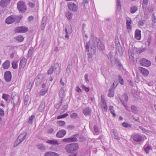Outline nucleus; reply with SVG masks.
Returning a JSON list of instances; mask_svg holds the SVG:
<instances>
[{"label":"nucleus","mask_w":156,"mask_h":156,"mask_svg":"<svg viewBox=\"0 0 156 156\" xmlns=\"http://www.w3.org/2000/svg\"><path fill=\"white\" fill-rule=\"evenodd\" d=\"M60 67L58 63L55 64L54 66L51 67L49 69L48 71V74H51L53 72L56 75L58 74L60 72Z\"/></svg>","instance_id":"nucleus-5"},{"label":"nucleus","mask_w":156,"mask_h":156,"mask_svg":"<svg viewBox=\"0 0 156 156\" xmlns=\"http://www.w3.org/2000/svg\"><path fill=\"white\" fill-rule=\"evenodd\" d=\"M122 125L123 127L125 128L131 127V126L129 125L126 122H123L122 123Z\"/></svg>","instance_id":"nucleus-57"},{"label":"nucleus","mask_w":156,"mask_h":156,"mask_svg":"<svg viewBox=\"0 0 156 156\" xmlns=\"http://www.w3.org/2000/svg\"><path fill=\"white\" fill-rule=\"evenodd\" d=\"M27 132H25L21 134L18 137L16 140L15 141L14 147H15L18 146L19 144H21L25 139Z\"/></svg>","instance_id":"nucleus-4"},{"label":"nucleus","mask_w":156,"mask_h":156,"mask_svg":"<svg viewBox=\"0 0 156 156\" xmlns=\"http://www.w3.org/2000/svg\"><path fill=\"white\" fill-rule=\"evenodd\" d=\"M63 91L64 90L62 89V90L60 91L59 93V96L61 98H63Z\"/></svg>","instance_id":"nucleus-62"},{"label":"nucleus","mask_w":156,"mask_h":156,"mask_svg":"<svg viewBox=\"0 0 156 156\" xmlns=\"http://www.w3.org/2000/svg\"><path fill=\"white\" fill-rule=\"evenodd\" d=\"M152 18L153 22L154 23H156V17L154 13H153L152 16Z\"/></svg>","instance_id":"nucleus-56"},{"label":"nucleus","mask_w":156,"mask_h":156,"mask_svg":"<svg viewBox=\"0 0 156 156\" xmlns=\"http://www.w3.org/2000/svg\"><path fill=\"white\" fill-rule=\"evenodd\" d=\"M28 5L31 8H34L35 6L34 3L30 2H29Z\"/></svg>","instance_id":"nucleus-54"},{"label":"nucleus","mask_w":156,"mask_h":156,"mask_svg":"<svg viewBox=\"0 0 156 156\" xmlns=\"http://www.w3.org/2000/svg\"><path fill=\"white\" fill-rule=\"evenodd\" d=\"M75 128V126L73 125H69L67 126V129H72Z\"/></svg>","instance_id":"nucleus-59"},{"label":"nucleus","mask_w":156,"mask_h":156,"mask_svg":"<svg viewBox=\"0 0 156 156\" xmlns=\"http://www.w3.org/2000/svg\"><path fill=\"white\" fill-rule=\"evenodd\" d=\"M95 41L97 43V47L100 51H103L105 49L104 44L102 43L100 39L97 38H95Z\"/></svg>","instance_id":"nucleus-8"},{"label":"nucleus","mask_w":156,"mask_h":156,"mask_svg":"<svg viewBox=\"0 0 156 156\" xmlns=\"http://www.w3.org/2000/svg\"><path fill=\"white\" fill-rule=\"evenodd\" d=\"M10 63L9 60H6L2 64V67L4 69H8L10 66Z\"/></svg>","instance_id":"nucleus-21"},{"label":"nucleus","mask_w":156,"mask_h":156,"mask_svg":"<svg viewBox=\"0 0 156 156\" xmlns=\"http://www.w3.org/2000/svg\"><path fill=\"white\" fill-rule=\"evenodd\" d=\"M18 61H14L12 62V67L14 69H16L18 67Z\"/></svg>","instance_id":"nucleus-32"},{"label":"nucleus","mask_w":156,"mask_h":156,"mask_svg":"<svg viewBox=\"0 0 156 156\" xmlns=\"http://www.w3.org/2000/svg\"><path fill=\"white\" fill-rule=\"evenodd\" d=\"M113 137L115 140H120V138L117 135H116L115 132L114 130L113 131Z\"/></svg>","instance_id":"nucleus-42"},{"label":"nucleus","mask_w":156,"mask_h":156,"mask_svg":"<svg viewBox=\"0 0 156 156\" xmlns=\"http://www.w3.org/2000/svg\"><path fill=\"white\" fill-rule=\"evenodd\" d=\"M9 97V96L8 95L4 94H3L2 96V99L5 100L6 101H8Z\"/></svg>","instance_id":"nucleus-43"},{"label":"nucleus","mask_w":156,"mask_h":156,"mask_svg":"<svg viewBox=\"0 0 156 156\" xmlns=\"http://www.w3.org/2000/svg\"><path fill=\"white\" fill-rule=\"evenodd\" d=\"M44 155V156H58V155L57 153L50 151L45 153Z\"/></svg>","instance_id":"nucleus-27"},{"label":"nucleus","mask_w":156,"mask_h":156,"mask_svg":"<svg viewBox=\"0 0 156 156\" xmlns=\"http://www.w3.org/2000/svg\"><path fill=\"white\" fill-rule=\"evenodd\" d=\"M78 115L76 113H73L70 115V117L72 119H76Z\"/></svg>","instance_id":"nucleus-50"},{"label":"nucleus","mask_w":156,"mask_h":156,"mask_svg":"<svg viewBox=\"0 0 156 156\" xmlns=\"http://www.w3.org/2000/svg\"><path fill=\"white\" fill-rule=\"evenodd\" d=\"M117 6L118 9H121V6L120 4V0H117Z\"/></svg>","instance_id":"nucleus-52"},{"label":"nucleus","mask_w":156,"mask_h":156,"mask_svg":"<svg viewBox=\"0 0 156 156\" xmlns=\"http://www.w3.org/2000/svg\"><path fill=\"white\" fill-rule=\"evenodd\" d=\"M143 139V136L139 134H135L133 136V140L135 142H141L142 141Z\"/></svg>","instance_id":"nucleus-10"},{"label":"nucleus","mask_w":156,"mask_h":156,"mask_svg":"<svg viewBox=\"0 0 156 156\" xmlns=\"http://www.w3.org/2000/svg\"><path fill=\"white\" fill-rule=\"evenodd\" d=\"M66 31L68 33L71 34L72 32V27L71 25H69L67 26V27L65 29V32H66Z\"/></svg>","instance_id":"nucleus-35"},{"label":"nucleus","mask_w":156,"mask_h":156,"mask_svg":"<svg viewBox=\"0 0 156 156\" xmlns=\"http://www.w3.org/2000/svg\"><path fill=\"white\" fill-rule=\"evenodd\" d=\"M68 105H64L63 107L61 109L62 110V112H64L65 110H67L68 108Z\"/></svg>","instance_id":"nucleus-60"},{"label":"nucleus","mask_w":156,"mask_h":156,"mask_svg":"<svg viewBox=\"0 0 156 156\" xmlns=\"http://www.w3.org/2000/svg\"><path fill=\"white\" fill-rule=\"evenodd\" d=\"M66 16L67 18L70 20L72 19L73 14L69 12H67L66 14Z\"/></svg>","instance_id":"nucleus-37"},{"label":"nucleus","mask_w":156,"mask_h":156,"mask_svg":"<svg viewBox=\"0 0 156 156\" xmlns=\"http://www.w3.org/2000/svg\"><path fill=\"white\" fill-rule=\"evenodd\" d=\"M13 16L11 15L8 17L5 20V22L7 24H11L14 22Z\"/></svg>","instance_id":"nucleus-20"},{"label":"nucleus","mask_w":156,"mask_h":156,"mask_svg":"<svg viewBox=\"0 0 156 156\" xmlns=\"http://www.w3.org/2000/svg\"><path fill=\"white\" fill-rule=\"evenodd\" d=\"M62 141L66 142H76L77 141V139L76 137L73 136L72 137L63 139Z\"/></svg>","instance_id":"nucleus-14"},{"label":"nucleus","mask_w":156,"mask_h":156,"mask_svg":"<svg viewBox=\"0 0 156 156\" xmlns=\"http://www.w3.org/2000/svg\"><path fill=\"white\" fill-rule=\"evenodd\" d=\"M62 100L59 103L57 104L55 106V108L57 109H59L62 105Z\"/></svg>","instance_id":"nucleus-47"},{"label":"nucleus","mask_w":156,"mask_h":156,"mask_svg":"<svg viewBox=\"0 0 156 156\" xmlns=\"http://www.w3.org/2000/svg\"><path fill=\"white\" fill-rule=\"evenodd\" d=\"M68 115V114L67 113L65 114L62 115L58 116L57 117L58 119H61L64 118Z\"/></svg>","instance_id":"nucleus-53"},{"label":"nucleus","mask_w":156,"mask_h":156,"mask_svg":"<svg viewBox=\"0 0 156 156\" xmlns=\"http://www.w3.org/2000/svg\"><path fill=\"white\" fill-rule=\"evenodd\" d=\"M119 83L121 85H123L124 84V80L122 77L120 76H119Z\"/></svg>","instance_id":"nucleus-45"},{"label":"nucleus","mask_w":156,"mask_h":156,"mask_svg":"<svg viewBox=\"0 0 156 156\" xmlns=\"http://www.w3.org/2000/svg\"><path fill=\"white\" fill-rule=\"evenodd\" d=\"M109 110L111 113L113 115L114 117L116 116V114L115 112V111L113 109V107L112 106H110L109 107Z\"/></svg>","instance_id":"nucleus-41"},{"label":"nucleus","mask_w":156,"mask_h":156,"mask_svg":"<svg viewBox=\"0 0 156 156\" xmlns=\"http://www.w3.org/2000/svg\"><path fill=\"white\" fill-rule=\"evenodd\" d=\"M85 80L86 82H89V80L88 78V75L86 74L84 76Z\"/></svg>","instance_id":"nucleus-64"},{"label":"nucleus","mask_w":156,"mask_h":156,"mask_svg":"<svg viewBox=\"0 0 156 156\" xmlns=\"http://www.w3.org/2000/svg\"><path fill=\"white\" fill-rule=\"evenodd\" d=\"M66 133V131L64 130L59 131L56 134V136L58 138H62L64 137Z\"/></svg>","instance_id":"nucleus-16"},{"label":"nucleus","mask_w":156,"mask_h":156,"mask_svg":"<svg viewBox=\"0 0 156 156\" xmlns=\"http://www.w3.org/2000/svg\"><path fill=\"white\" fill-rule=\"evenodd\" d=\"M82 88L85 90L86 92H88L90 90V89L89 87H86L85 86L83 85H82Z\"/></svg>","instance_id":"nucleus-61"},{"label":"nucleus","mask_w":156,"mask_h":156,"mask_svg":"<svg viewBox=\"0 0 156 156\" xmlns=\"http://www.w3.org/2000/svg\"><path fill=\"white\" fill-rule=\"evenodd\" d=\"M145 151L147 153H148L149 150L151 149V147L148 145L146 144L144 147Z\"/></svg>","instance_id":"nucleus-34"},{"label":"nucleus","mask_w":156,"mask_h":156,"mask_svg":"<svg viewBox=\"0 0 156 156\" xmlns=\"http://www.w3.org/2000/svg\"><path fill=\"white\" fill-rule=\"evenodd\" d=\"M140 62L141 65L146 67H148L151 64V62L149 60L144 58L141 59Z\"/></svg>","instance_id":"nucleus-7"},{"label":"nucleus","mask_w":156,"mask_h":156,"mask_svg":"<svg viewBox=\"0 0 156 156\" xmlns=\"http://www.w3.org/2000/svg\"><path fill=\"white\" fill-rule=\"evenodd\" d=\"M37 148L40 150H43L45 149V147L42 144H39L37 145Z\"/></svg>","instance_id":"nucleus-39"},{"label":"nucleus","mask_w":156,"mask_h":156,"mask_svg":"<svg viewBox=\"0 0 156 156\" xmlns=\"http://www.w3.org/2000/svg\"><path fill=\"white\" fill-rule=\"evenodd\" d=\"M28 30V28L26 27L21 26L16 27L14 30L16 33H25Z\"/></svg>","instance_id":"nucleus-6"},{"label":"nucleus","mask_w":156,"mask_h":156,"mask_svg":"<svg viewBox=\"0 0 156 156\" xmlns=\"http://www.w3.org/2000/svg\"><path fill=\"white\" fill-rule=\"evenodd\" d=\"M11 0H1L0 6L3 8L6 7L10 3Z\"/></svg>","instance_id":"nucleus-12"},{"label":"nucleus","mask_w":156,"mask_h":156,"mask_svg":"<svg viewBox=\"0 0 156 156\" xmlns=\"http://www.w3.org/2000/svg\"><path fill=\"white\" fill-rule=\"evenodd\" d=\"M137 10V8L136 6H133L131 7L130 12L131 13H134Z\"/></svg>","instance_id":"nucleus-38"},{"label":"nucleus","mask_w":156,"mask_h":156,"mask_svg":"<svg viewBox=\"0 0 156 156\" xmlns=\"http://www.w3.org/2000/svg\"><path fill=\"white\" fill-rule=\"evenodd\" d=\"M69 9L71 10L73 12H76L77 9V7L76 4L70 2L68 5Z\"/></svg>","instance_id":"nucleus-11"},{"label":"nucleus","mask_w":156,"mask_h":156,"mask_svg":"<svg viewBox=\"0 0 156 156\" xmlns=\"http://www.w3.org/2000/svg\"><path fill=\"white\" fill-rule=\"evenodd\" d=\"M126 26L127 29H130L131 28V20L130 18H128L126 19Z\"/></svg>","instance_id":"nucleus-28"},{"label":"nucleus","mask_w":156,"mask_h":156,"mask_svg":"<svg viewBox=\"0 0 156 156\" xmlns=\"http://www.w3.org/2000/svg\"><path fill=\"white\" fill-rule=\"evenodd\" d=\"M17 9L20 12L23 13L27 10L26 3L22 1H19L17 3Z\"/></svg>","instance_id":"nucleus-3"},{"label":"nucleus","mask_w":156,"mask_h":156,"mask_svg":"<svg viewBox=\"0 0 156 156\" xmlns=\"http://www.w3.org/2000/svg\"><path fill=\"white\" fill-rule=\"evenodd\" d=\"M132 112L134 114H137L138 110L137 107L134 105H133L131 107Z\"/></svg>","instance_id":"nucleus-31"},{"label":"nucleus","mask_w":156,"mask_h":156,"mask_svg":"<svg viewBox=\"0 0 156 156\" xmlns=\"http://www.w3.org/2000/svg\"><path fill=\"white\" fill-rule=\"evenodd\" d=\"M12 16L14 19V21H15L16 23L19 22L23 17L21 15H12Z\"/></svg>","instance_id":"nucleus-22"},{"label":"nucleus","mask_w":156,"mask_h":156,"mask_svg":"<svg viewBox=\"0 0 156 156\" xmlns=\"http://www.w3.org/2000/svg\"><path fill=\"white\" fill-rule=\"evenodd\" d=\"M101 106L103 108V111H106L107 109V107L106 105V102L105 101V99L102 98V95L101 96Z\"/></svg>","instance_id":"nucleus-13"},{"label":"nucleus","mask_w":156,"mask_h":156,"mask_svg":"<svg viewBox=\"0 0 156 156\" xmlns=\"http://www.w3.org/2000/svg\"><path fill=\"white\" fill-rule=\"evenodd\" d=\"M83 112L86 116L90 115L91 114V110L89 107H87L83 109Z\"/></svg>","instance_id":"nucleus-18"},{"label":"nucleus","mask_w":156,"mask_h":156,"mask_svg":"<svg viewBox=\"0 0 156 156\" xmlns=\"http://www.w3.org/2000/svg\"><path fill=\"white\" fill-rule=\"evenodd\" d=\"M54 131V129L51 128L48 129L47 131V133H51Z\"/></svg>","instance_id":"nucleus-63"},{"label":"nucleus","mask_w":156,"mask_h":156,"mask_svg":"<svg viewBox=\"0 0 156 156\" xmlns=\"http://www.w3.org/2000/svg\"><path fill=\"white\" fill-rule=\"evenodd\" d=\"M120 101L121 102L126 101L127 102L128 100V97L126 93H124L123 95L119 98Z\"/></svg>","instance_id":"nucleus-25"},{"label":"nucleus","mask_w":156,"mask_h":156,"mask_svg":"<svg viewBox=\"0 0 156 156\" xmlns=\"http://www.w3.org/2000/svg\"><path fill=\"white\" fill-rule=\"evenodd\" d=\"M58 124L61 126H64L66 124V122L62 121H59L58 122Z\"/></svg>","instance_id":"nucleus-55"},{"label":"nucleus","mask_w":156,"mask_h":156,"mask_svg":"<svg viewBox=\"0 0 156 156\" xmlns=\"http://www.w3.org/2000/svg\"><path fill=\"white\" fill-rule=\"evenodd\" d=\"M145 20H140L138 22V24L140 27H144V25Z\"/></svg>","instance_id":"nucleus-44"},{"label":"nucleus","mask_w":156,"mask_h":156,"mask_svg":"<svg viewBox=\"0 0 156 156\" xmlns=\"http://www.w3.org/2000/svg\"><path fill=\"white\" fill-rule=\"evenodd\" d=\"M44 76L42 74H40L38 76L36 79V84L37 86H39L41 83L44 82Z\"/></svg>","instance_id":"nucleus-9"},{"label":"nucleus","mask_w":156,"mask_h":156,"mask_svg":"<svg viewBox=\"0 0 156 156\" xmlns=\"http://www.w3.org/2000/svg\"><path fill=\"white\" fill-rule=\"evenodd\" d=\"M135 36L136 38L138 40H140L141 38V31L137 30L135 32Z\"/></svg>","instance_id":"nucleus-26"},{"label":"nucleus","mask_w":156,"mask_h":156,"mask_svg":"<svg viewBox=\"0 0 156 156\" xmlns=\"http://www.w3.org/2000/svg\"><path fill=\"white\" fill-rule=\"evenodd\" d=\"M143 50L139 48L134 47L133 49V52L134 54H139L142 52Z\"/></svg>","instance_id":"nucleus-24"},{"label":"nucleus","mask_w":156,"mask_h":156,"mask_svg":"<svg viewBox=\"0 0 156 156\" xmlns=\"http://www.w3.org/2000/svg\"><path fill=\"white\" fill-rule=\"evenodd\" d=\"M12 76L11 73L7 71L5 72L4 75V78L6 81L9 82L11 80Z\"/></svg>","instance_id":"nucleus-17"},{"label":"nucleus","mask_w":156,"mask_h":156,"mask_svg":"<svg viewBox=\"0 0 156 156\" xmlns=\"http://www.w3.org/2000/svg\"><path fill=\"white\" fill-rule=\"evenodd\" d=\"M14 39L20 42H21L23 41L24 37L20 35L15 37Z\"/></svg>","instance_id":"nucleus-33"},{"label":"nucleus","mask_w":156,"mask_h":156,"mask_svg":"<svg viewBox=\"0 0 156 156\" xmlns=\"http://www.w3.org/2000/svg\"><path fill=\"white\" fill-rule=\"evenodd\" d=\"M85 47L86 51L88 52L87 54L88 58H91L96 52V45L94 40H92L90 41L87 42Z\"/></svg>","instance_id":"nucleus-1"},{"label":"nucleus","mask_w":156,"mask_h":156,"mask_svg":"<svg viewBox=\"0 0 156 156\" xmlns=\"http://www.w3.org/2000/svg\"><path fill=\"white\" fill-rule=\"evenodd\" d=\"M47 17L46 16H44L42 19V23L43 25H45V23L47 21Z\"/></svg>","instance_id":"nucleus-49"},{"label":"nucleus","mask_w":156,"mask_h":156,"mask_svg":"<svg viewBox=\"0 0 156 156\" xmlns=\"http://www.w3.org/2000/svg\"><path fill=\"white\" fill-rule=\"evenodd\" d=\"M29 101V97L27 95H26L25 97L24 101V104L25 105H26L28 103V102Z\"/></svg>","instance_id":"nucleus-48"},{"label":"nucleus","mask_w":156,"mask_h":156,"mask_svg":"<svg viewBox=\"0 0 156 156\" xmlns=\"http://www.w3.org/2000/svg\"><path fill=\"white\" fill-rule=\"evenodd\" d=\"M48 89H41L39 92V94L41 96H44L47 92Z\"/></svg>","instance_id":"nucleus-36"},{"label":"nucleus","mask_w":156,"mask_h":156,"mask_svg":"<svg viewBox=\"0 0 156 156\" xmlns=\"http://www.w3.org/2000/svg\"><path fill=\"white\" fill-rule=\"evenodd\" d=\"M45 107V103L44 102H41L39 107L38 109L40 112H42L44 110Z\"/></svg>","instance_id":"nucleus-30"},{"label":"nucleus","mask_w":156,"mask_h":156,"mask_svg":"<svg viewBox=\"0 0 156 156\" xmlns=\"http://www.w3.org/2000/svg\"><path fill=\"white\" fill-rule=\"evenodd\" d=\"M115 87L114 88L111 87L110 89L109 90L108 96L109 97H112L114 95V91Z\"/></svg>","instance_id":"nucleus-29"},{"label":"nucleus","mask_w":156,"mask_h":156,"mask_svg":"<svg viewBox=\"0 0 156 156\" xmlns=\"http://www.w3.org/2000/svg\"><path fill=\"white\" fill-rule=\"evenodd\" d=\"M78 148V144L76 143H73L67 145L65 147L66 151L68 153L71 154L69 155V156H76L77 155L76 151Z\"/></svg>","instance_id":"nucleus-2"},{"label":"nucleus","mask_w":156,"mask_h":156,"mask_svg":"<svg viewBox=\"0 0 156 156\" xmlns=\"http://www.w3.org/2000/svg\"><path fill=\"white\" fill-rule=\"evenodd\" d=\"M27 61V59L24 57H23L20 61L19 68L23 69L25 67Z\"/></svg>","instance_id":"nucleus-15"},{"label":"nucleus","mask_w":156,"mask_h":156,"mask_svg":"<svg viewBox=\"0 0 156 156\" xmlns=\"http://www.w3.org/2000/svg\"><path fill=\"white\" fill-rule=\"evenodd\" d=\"M94 128L95 133L96 135L98 134H99V131L97 126L96 125L94 126Z\"/></svg>","instance_id":"nucleus-51"},{"label":"nucleus","mask_w":156,"mask_h":156,"mask_svg":"<svg viewBox=\"0 0 156 156\" xmlns=\"http://www.w3.org/2000/svg\"><path fill=\"white\" fill-rule=\"evenodd\" d=\"M116 50L117 52H118L120 53V55H122V48L121 47H120L119 48H116Z\"/></svg>","instance_id":"nucleus-58"},{"label":"nucleus","mask_w":156,"mask_h":156,"mask_svg":"<svg viewBox=\"0 0 156 156\" xmlns=\"http://www.w3.org/2000/svg\"><path fill=\"white\" fill-rule=\"evenodd\" d=\"M139 69L144 76H146L148 75L149 72L147 70L141 67H139Z\"/></svg>","instance_id":"nucleus-19"},{"label":"nucleus","mask_w":156,"mask_h":156,"mask_svg":"<svg viewBox=\"0 0 156 156\" xmlns=\"http://www.w3.org/2000/svg\"><path fill=\"white\" fill-rule=\"evenodd\" d=\"M47 143L53 145H58L59 144V142L56 140H48L47 141Z\"/></svg>","instance_id":"nucleus-23"},{"label":"nucleus","mask_w":156,"mask_h":156,"mask_svg":"<svg viewBox=\"0 0 156 156\" xmlns=\"http://www.w3.org/2000/svg\"><path fill=\"white\" fill-rule=\"evenodd\" d=\"M33 50V48H30L28 51L27 54V56L28 57H29L32 56Z\"/></svg>","instance_id":"nucleus-46"},{"label":"nucleus","mask_w":156,"mask_h":156,"mask_svg":"<svg viewBox=\"0 0 156 156\" xmlns=\"http://www.w3.org/2000/svg\"><path fill=\"white\" fill-rule=\"evenodd\" d=\"M35 117V115H32L29 118V120L28 121V123L29 124H32L34 121V119Z\"/></svg>","instance_id":"nucleus-40"}]
</instances>
